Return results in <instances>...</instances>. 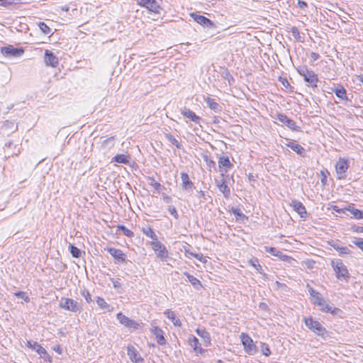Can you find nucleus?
Masks as SVG:
<instances>
[{"mask_svg":"<svg viewBox=\"0 0 363 363\" xmlns=\"http://www.w3.org/2000/svg\"><path fill=\"white\" fill-rule=\"evenodd\" d=\"M304 323L306 326L318 336L325 340L330 337V332H328L319 321L314 320L311 316L305 318Z\"/></svg>","mask_w":363,"mask_h":363,"instance_id":"obj_1","label":"nucleus"},{"mask_svg":"<svg viewBox=\"0 0 363 363\" xmlns=\"http://www.w3.org/2000/svg\"><path fill=\"white\" fill-rule=\"evenodd\" d=\"M312 303L319 307V309L323 313H329L333 315H339L342 313L338 308L333 307L326 303L320 294L312 299Z\"/></svg>","mask_w":363,"mask_h":363,"instance_id":"obj_2","label":"nucleus"},{"mask_svg":"<svg viewBox=\"0 0 363 363\" xmlns=\"http://www.w3.org/2000/svg\"><path fill=\"white\" fill-rule=\"evenodd\" d=\"M297 72L301 77H303L308 86L313 88H316L318 86V82L319 81L318 77L313 70L308 69L306 66H302L297 68Z\"/></svg>","mask_w":363,"mask_h":363,"instance_id":"obj_3","label":"nucleus"},{"mask_svg":"<svg viewBox=\"0 0 363 363\" xmlns=\"http://www.w3.org/2000/svg\"><path fill=\"white\" fill-rule=\"evenodd\" d=\"M59 307L76 314L80 313L82 311V305L78 301L69 298L62 297L59 302Z\"/></svg>","mask_w":363,"mask_h":363,"instance_id":"obj_4","label":"nucleus"},{"mask_svg":"<svg viewBox=\"0 0 363 363\" xmlns=\"http://www.w3.org/2000/svg\"><path fill=\"white\" fill-rule=\"evenodd\" d=\"M331 265L338 279L347 281L350 278V273L347 267L342 263L341 259L333 260Z\"/></svg>","mask_w":363,"mask_h":363,"instance_id":"obj_5","label":"nucleus"},{"mask_svg":"<svg viewBox=\"0 0 363 363\" xmlns=\"http://www.w3.org/2000/svg\"><path fill=\"white\" fill-rule=\"evenodd\" d=\"M335 172L337 179H345L347 177L346 172L349 168V162L347 159L339 158L335 164Z\"/></svg>","mask_w":363,"mask_h":363,"instance_id":"obj_6","label":"nucleus"},{"mask_svg":"<svg viewBox=\"0 0 363 363\" xmlns=\"http://www.w3.org/2000/svg\"><path fill=\"white\" fill-rule=\"evenodd\" d=\"M152 250L157 255V257L164 261L169 257V252L164 244L158 241H151L150 242Z\"/></svg>","mask_w":363,"mask_h":363,"instance_id":"obj_7","label":"nucleus"},{"mask_svg":"<svg viewBox=\"0 0 363 363\" xmlns=\"http://www.w3.org/2000/svg\"><path fill=\"white\" fill-rule=\"evenodd\" d=\"M1 52L3 55L9 57H18L24 53L23 48H15L13 45L2 47Z\"/></svg>","mask_w":363,"mask_h":363,"instance_id":"obj_8","label":"nucleus"},{"mask_svg":"<svg viewBox=\"0 0 363 363\" xmlns=\"http://www.w3.org/2000/svg\"><path fill=\"white\" fill-rule=\"evenodd\" d=\"M116 316L119 323L126 328L136 330L140 327V324L137 321L129 318L121 312L118 313Z\"/></svg>","mask_w":363,"mask_h":363,"instance_id":"obj_9","label":"nucleus"},{"mask_svg":"<svg viewBox=\"0 0 363 363\" xmlns=\"http://www.w3.org/2000/svg\"><path fill=\"white\" fill-rule=\"evenodd\" d=\"M275 118L284 124L291 130L300 131V127L297 126L296 122L288 118L286 115L284 113H277Z\"/></svg>","mask_w":363,"mask_h":363,"instance_id":"obj_10","label":"nucleus"},{"mask_svg":"<svg viewBox=\"0 0 363 363\" xmlns=\"http://www.w3.org/2000/svg\"><path fill=\"white\" fill-rule=\"evenodd\" d=\"M241 341L243 345L245 351L249 354H252L256 351V346L253 343L252 339L246 334L242 333Z\"/></svg>","mask_w":363,"mask_h":363,"instance_id":"obj_11","label":"nucleus"},{"mask_svg":"<svg viewBox=\"0 0 363 363\" xmlns=\"http://www.w3.org/2000/svg\"><path fill=\"white\" fill-rule=\"evenodd\" d=\"M138 4L155 13H159L161 9L156 0H138Z\"/></svg>","mask_w":363,"mask_h":363,"instance_id":"obj_12","label":"nucleus"},{"mask_svg":"<svg viewBox=\"0 0 363 363\" xmlns=\"http://www.w3.org/2000/svg\"><path fill=\"white\" fill-rule=\"evenodd\" d=\"M191 16L196 23L203 26V27L209 28H216L215 23L211 20H210L209 18H206L204 16L192 13H191Z\"/></svg>","mask_w":363,"mask_h":363,"instance_id":"obj_13","label":"nucleus"},{"mask_svg":"<svg viewBox=\"0 0 363 363\" xmlns=\"http://www.w3.org/2000/svg\"><path fill=\"white\" fill-rule=\"evenodd\" d=\"M105 250L115 259L116 264L125 262L126 256L122 250L114 247H106Z\"/></svg>","mask_w":363,"mask_h":363,"instance_id":"obj_14","label":"nucleus"},{"mask_svg":"<svg viewBox=\"0 0 363 363\" xmlns=\"http://www.w3.org/2000/svg\"><path fill=\"white\" fill-rule=\"evenodd\" d=\"M264 250L266 252L279 258L280 260L289 262L292 258L290 256L283 254L280 250L274 247L264 246Z\"/></svg>","mask_w":363,"mask_h":363,"instance_id":"obj_15","label":"nucleus"},{"mask_svg":"<svg viewBox=\"0 0 363 363\" xmlns=\"http://www.w3.org/2000/svg\"><path fill=\"white\" fill-rule=\"evenodd\" d=\"M44 61L47 66L52 67H56L59 63L57 57L49 50H45V51Z\"/></svg>","mask_w":363,"mask_h":363,"instance_id":"obj_16","label":"nucleus"},{"mask_svg":"<svg viewBox=\"0 0 363 363\" xmlns=\"http://www.w3.org/2000/svg\"><path fill=\"white\" fill-rule=\"evenodd\" d=\"M293 209L302 218H306L307 217V211L304 205L298 200H292L290 204Z\"/></svg>","mask_w":363,"mask_h":363,"instance_id":"obj_17","label":"nucleus"},{"mask_svg":"<svg viewBox=\"0 0 363 363\" xmlns=\"http://www.w3.org/2000/svg\"><path fill=\"white\" fill-rule=\"evenodd\" d=\"M328 245L337 250L340 256L351 254V250L347 247L341 246L339 240H331L330 241H328Z\"/></svg>","mask_w":363,"mask_h":363,"instance_id":"obj_18","label":"nucleus"},{"mask_svg":"<svg viewBox=\"0 0 363 363\" xmlns=\"http://www.w3.org/2000/svg\"><path fill=\"white\" fill-rule=\"evenodd\" d=\"M27 346L29 348L35 350L38 354L41 355L42 357L46 359L49 357V354L44 347H43L38 342L28 341Z\"/></svg>","mask_w":363,"mask_h":363,"instance_id":"obj_19","label":"nucleus"},{"mask_svg":"<svg viewBox=\"0 0 363 363\" xmlns=\"http://www.w3.org/2000/svg\"><path fill=\"white\" fill-rule=\"evenodd\" d=\"M151 333L155 336L157 342L160 345H164L166 344V340L164 336L163 330L157 326H153L150 329Z\"/></svg>","mask_w":363,"mask_h":363,"instance_id":"obj_20","label":"nucleus"},{"mask_svg":"<svg viewBox=\"0 0 363 363\" xmlns=\"http://www.w3.org/2000/svg\"><path fill=\"white\" fill-rule=\"evenodd\" d=\"M182 186V188L187 191H192L194 188V184L190 179L189 175L186 172L181 173Z\"/></svg>","mask_w":363,"mask_h":363,"instance_id":"obj_21","label":"nucleus"},{"mask_svg":"<svg viewBox=\"0 0 363 363\" xmlns=\"http://www.w3.org/2000/svg\"><path fill=\"white\" fill-rule=\"evenodd\" d=\"M189 342L191 347L193 348L194 351L196 353H199L201 354H204L206 352V350L203 349L199 345V341L198 338L195 336L191 335L189 337Z\"/></svg>","mask_w":363,"mask_h":363,"instance_id":"obj_22","label":"nucleus"},{"mask_svg":"<svg viewBox=\"0 0 363 363\" xmlns=\"http://www.w3.org/2000/svg\"><path fill=\"white\" fill-rule=\"evenodd\" d=\"M195 331L196 334L203 340L206 346L211 345V339L210 333L206 330L204 327L198 328Z\"/></svg>","mask_w":363,"mask_h":363,"instance_id":"obj_23","label":"nucleus"},{"mask_svg":"<svg viewBox=\"0 0 363 363\" xmlns=\"http://www.w3.org/2000/svg\"><path fill=\"white\" fill-rule=\"evenodd\" d=\"M128 355L133 362L136 363L143 361V359L133 346L128 347Z\"/></svg>","mask_w":363,"mask_h":363,"instance_id":"obj_24","label":"nucleus"},{"mask_svg":"<svg viewBox=\"0 0 363 363\" xmlns=\"http://www.w3.org/2000/svg\"><path fill=\"white\" fill-rule=\"evenodd\" d=\"M182 113L184 116L191 119V121L196 123H199L201 120V118L199 116H197L194 111H192L189 108H184L182 111Z\"/></svg>","mask_w":363,"mask_h":363,"instance_id":"obj_25","label":"nucleus"},{"mask_svg":"<svg viewBox=\"0 0 363 363\" xmlns=\"http://www.w3.org/2000/svg\"><path fill=\"white\" fill-rule=\"evenodd\" d=\"M286 146L291 148L293 151L296 152L301 157H306V150L301 145L294 143L293 142H289L286 143Z\"/></svg>","mask_w":363,"mask_h":363,"instance_id":"obj_26","label":"nucleus"},{"mask_svg":"<svg viewBox=\"0 0 363 363\" xmlns=\"http://www.w3.org/2000/svg\"><path fill=\"white\" fill-rule=\"evenodd\" d=\"M164 314L175 326L180 327L182 325L181 320L176 316L174 311L167 309L164 312Z\"/></svg>","mask_w":363,"mask_h":363,"instance_id":"obj_27","label":"nucleus"},{"mask_svg":"<svg viewBox=\"0 0 363 363\" xmlns=\"http://www.w3.org/2000/svg\"><path fill=\"white\" fill-rule=\"evenodd\" d=\"M184 275L187 277L188 281L191 284L195 289L200 290L202 288V284L197 278L187 272H184Z\"/></svg>","mask_w":363,"mask_h":363,"instance_id":"obj_28","label":"nucleus"},{"mask_svg":"<svg viewBox=\"0 0 363 363\" xmlns=\"http://www.w3.org/2000/svg\"><path fill=\"white\" fill-rule=\"evenodd\" d=\"M332 91L339 99L342 100H348L347 96V91L342 86H339L335 89H332Z\"/></svg>","mask_w":363,"mask_h":363,"instance_id":"obj_29","label":"nucleus"},{"mask_svg":"<svg viewBox=\"0 0 363 363\" xmlns=\"http://www.w3.org/2000/svg\"><path fill=\"white\" fill-rule=\"evenodd\" d=\"M205 101L206 102V104H208V107L211 110H213L216 113H218V112L221 111V110H222L221 106L219 104H218L217 102H216L213 99H211L210 97H207L205 99Z\"/></svg>","mask_w":363,"mask_h":363,"instance_id":"obj_30","label":"nucleus"},{"mask_svg":"<svg viewBox=\"0 0 363 363\" xmlns=\"http://www.w3.org/2000/svg\"><path fill=\"white\" fill-rule=\"evenodd\" d=\"M218 166L219 168H225L230 169L233 167V164L230 162L229 157L228 156H221L218 160Z\"/></svg>","mask_w":363,"mask_h":363,"instance_id":"obj_31","label":"nucleus"},{"mask_svg":"<svg viewBox=\"0 0 363 363\" xmlns=\"http://www.w3.org/2000/svg\"><path fill=\"white\" fill-rule=\"evenodd\" d=\"M142 232L147 237L151 238L152 241H158V238L155 231L150 226H146L142 228Z\"/></svg>","mask_w":363,"mask_h":363,"instance_id":"obj_32","label":"nucleus"},{"mask_svg":"<svg viewBox=\"0 0 363 363\" xmlns=\"http://www.w3.org/2000/svg\"><path fill=\"white\" fill-rule=\"evenodd\" d=\"M147 180L149 182V184L152 186L158 193H160L162 190L164 189V186H162L160 183L155 181L154 177H147Z\"/></svg>","mask_w":363,"mask_h":363,"instance_id":"obj_33","label":"nucleus"},{"mask_svg":"<svg viewBox=\"0 0 363 363\" xmlns=\"http://www.w3.org/2000/svg\"><path fill=\"white\" fill-rule=\"evenodd\" d=\"M346 211H349L354 218L362 219L363 218V211L354 208L353 206H349L345 208Z\"/></svg>","mask_w":363,"mask_h":363,"instance_id":"obj_34","label":"nucleus"},{"mask_svg":"<svg viewBox=\"0 0 363 363\" xmlns=\"http://www.w3.org/2000/svg\"><path fill=\"white\" fill-rule=\"evenodd\" d=\"M219 190L223 194L225 198H228L230 194V189L226 184L225 182L223 179L220 184H217Z\"/></svg>","mask_w":363,"mask_h":363,"instance_id":"obj_35","label":"nucleus"},{"mask_svg":"<svg viewBox=\"0 0 363 363\" xmlns=\"http://www.w3.org/2000/svg\"><path fill=\"white\" fill-rule=\"evenodd\" d=\"M113 162L121 164H128L129 163V156L124 154H118L113 157Z\"/></svg>","mask_w":363,"mask_h":363,"instance_id":"obj_36","label":"nucleus"},{"mask_svg":"<svg viewBox=\"0 0 363 363\" xmlns=\"http://www.w3.org/2000/svg\"><path fill=\"white\" fill-rule=\"evenodd\" d=\"M165 138L167 140L174 145L177 149H182V145L170 133H165Z\"/></svg>","mask_w":363,"mask_h":363,"instance_id":"obj_37","label":"nucleus"},{"mask_svg":"<svg viewBox=\"0 0 363 363\" xmlns=\"http://www.w3.org/2000/svg\"><path fill=\"white\" fill-rule=\"evenodd\" d=\"M248 263L253 267L259 274H262V267L259 264L257 258H253L248 261Z\"/></svg>","mask_w":363,"mask_h":363,"instance_id":"obj_38","label":"nucleus"},{"mask_svg":"<svg viewBox=\"0 0 363 363\" xmlns=\"http://www.w3.org/2000/svg\"><path fill=\"white\" fill-rule=\"evenodd\" d=\"M117 230L121 231L123 234L128 238H133L134 236V233L123 225H118L117 226Z\"/></svg>","mask_w":363,"mask_h":363,"instance_id":"obj_39","label":"nucleus"},{"mask_svg":"<svg viewBox=\"0 0 363 363\" xmlns=\"http://www.w3.org/2000/svg\"><path fill=\"white\" fill-rule=\"evenodd\" d=\"M38 26L42 33H43L45 35H52L50 28L45 22L40 21L38 23Z\"/></svg>","mask_w":363,"mask_h":363,"instance_id":"obj_40","label":"nucleus"},{"mask_svg":"<svg viewBox=\"0 0 363 363\" xmlns=\"http://www.w3.org/2000/svg\"><path fill=\"white\" fill-rule=\"evenodd\" d=\"M69 252L73 257L79 258L82 255L81 250L76 246L70 244L69 246Z\"/></svg>","mask_w":363,"mask_h":363,"instance_id":"obj_41","label":"nucleus"},{"mask_svg":"<svg viewBox=\"0 0 363 363\" xmlns=\"http://www.w3.org/2000/svg\"><path fill=\"white\" fill-rule=\"evenodd\" d=\"M96 301L97 305L101 308L108 310L110 306L106 303V301L103 298L97 296Z\"/></svg>","mask_w":363,"mask_h":363,"instance_id":"obj_42","label":"nucleus"},{"mask_svg":"<svg viewBox=\"0 0 363 363\" xmlns=\"http://www.w3.org/2000/svg\"><path fill=\"white\" fill-rule=\"evenodd\" d=\"M230 212L233 213L236 216L237 220L245 218V214L238 208L232 207Z\"/></svg>","mask_w":363,"mask_h":363,"instance_id":"obj_43","label":"nucleus"},{"mask_svg":"<svg viewBox=\"0 0 363 363\" xmlns=\"http://www.w3.org/2000/svg\"><path fill=\"white\" fill-rule=\"evenodd\" d=\"M261 350L262 354L266 357H269L271 354L269 347L266 343H261Z\"/></svg>","mask_w":363,"mask_h":363,"instance_id":"obj_44","label":"nucleus"},{"mask_svg":"<svg viewBox=\"0 0 363 363\" xmlns=\"http://www.w3.org/2000/svg\"><path fill=\"white\" fill-rule=\"evenodd\" d=\"M15 296L19 298L23 299L26 302L30 301V298L28 296H27L26 293L24 291H17L14 294Z\"/></svg>","mask_w":363,"mask_h":363,"instance_id":"obj_45","label":"nucleus"},{"mask_svg":"<svg viewBox=\"0 0 363 363\" xmlns=\"http://www.w3.org/2000/svg\"><path fill=\"white\" fill-rule=\"evenodd\" d=\"M329 174L330 173L327 169L320 171V174H321L320 181L323 186L327 185V177H328V175H329Z\"/></svg>","mask_w":363,"mask_h":363,"instance_id":"obj_46","label":"nucleus"},{"mask_svg":"<svg viewBox=\"0 0 363 363\" xmlns=\"http://www.w3.org/2000/svg\"><path fill=\"white\" fill-rule=\"evenodd\" d=\"M81 294L85 298V300H86V301L87 303H91L92 301L91 297V294L89 292V291L84 289V290L81 291Z\"/></svg>","mask_w":363,"mask_h":363,"instance_id":"obj_47","label":"nucleus"},{"mask_svg":"<svg viewBox=\"0 0 363 363\" xmlns=\"http://www.w3.org/2000/svg\"><path fill=\"white\" fill-rule=\"evenodd\" d=\"M168 211L175 219L179 218V214L177 213L176 208L174 206H169L168 207Z\"/></svg>","mask_w":363,"mask_h":363,"instance_id":"obj_48","label":"nucleus"},{"mask_svg":"<svg viewBox=\"0 0 363 363\" xmlns=\"http://www.w3.org/2000/svg\"><path fill=\"white\" fill-rule=\"evenodd\" d=\"M306 288H307L312 299L320 294L318 291H315L313 287H311V285L308 284L306 285Z\"/></svg>","mask_w":363,"mask_h":363,"instance_id":"obj_49","label":"nucleus"},{"mask_svg":"<svg viewBox=\"0 0 363 363\" xmlns=\"http://www.w3.org/2000/svg\"><path fill=\"white\" fill-rule=\"evenodd\" d=\"M224 79L228 82V84L231 85L234 82L235 79L228 71L224 72Z\"/></svg>","mask_w":363,"mask_h":363,"instance_id":"obj_50","label":"nucleus"},{"mask_svg":"<svg viewBox=\"0 0 363 363\" xmlns=\"http://www.w3.org/2000/svg\"><path fill=\"white\" fill-rule=\"evenodd\" d=\"M352 243L363 252V238H356Z\"/></svg>","mask_w":363,"mask_h":363,"instance_id":"obj_51","label":"nucleus"},{"mask_svg":"<svg viewBox=\"0 0 363 363\" xmlns=\"http://www.w3.org/2000/svg\"><path fill=\"white\" fill-rule=\"evenodd\" d=\"M203 159L206 161V164H207L208 167H210V168H211V167L215 168L216 162L213 160H212L211 159H210L208 157V156L204 155L203 156Z\"/></svg>","mask_w":363,"mask_h":363,"instance_id":"obj_52","label":"nucleus"},{"mask_svg":"<svg viewBox=\"0 0 363 363\" xmlns=\"http://www.w3.org/2000/svg\"><path fill=\"white\" fill-rule=\"evenodd\" d=\"M113 141H114V138L113 137H110L106 140H104L102 145L104 147H106V146H108V145H113Z\"/></svg>","mask_w":363,"mask_h":363,"instance_id":"obj_53","label":"nucleus"},{"mask_svg":"<svg viewBox=\"0 0 363 363\" xmlns=\"http://www.w3.org/2000/svg\"><path fill=\"white\" fill-rule=\"evenodd\" d=\"M291 32L293 35V36L296 38V39H298L300 38V33H299V31L298 30V28L296 27H292L291 29Z\"/></svg>","mask_w":363,"mask_h":363,"instance_id":"obj_54","label":"nucleus"},{"mask_svg":"<svg viewBox=\"0 0 363 363\" xmlns=\"http://www.w3.org/2000/svg\"><path fill=\"white\" fill-rule=\"evenodd\" d=\"M297 6L298 8L301 9H305L308 7V4L306 1H302V0H298V2H297Z\"/></svg>","mask_w":363,"mask_h":363,"instance_id":"obj_55","label":"nucleus"},{"mask_svg":"<svg viewBox=\"0 0 363 363\" xmlns=\"http://www.w3.org/2000/svg\"><path fill=\"white\" fill-rule=\"evenodd\" d=\"M279 81L281 82L284 87L288 88L289 86H290V84L286 78L280 77Z\"/></svg>","mask_w":363,"mask_h":363,"instance_id":"obj_56","label":"nucleus"},{"mask_svg":"<svg viewBox=\"0 0 363 363\" xmlns=\"http://www.w3.org/2000/svg\"><path fill=\"white\" fill-rule=\"evenodd\" d=\"M52 350L54 351H55L57 353H58L59 354H62V352H63L62 348V347L60 345H55L52 347Z\"/></svg>","mask_w":363,"mask_h":363,"instance_id":"obj_57","label":"nucleus"},{"mask_svg":"<svg viewBox=\"0 0 363 363\" xmlns=\"http://www.w3.org/2000/svg\"><path fill=\"white\" fill-rule=\"evenodd\" d=\"M162 199L164 201L167 203H169L172 202V198L169 196L166 195L164 194H163Z\"/></svg>","mask_w":363,"mask_h":363,"instance_id":"obj_58","label":"nucleus"},{"mask_svg":"<svg viewBox=\"0 0 363 363\" xmlns=\"http://www.w3.org/2000/svg\"><path fill=\"white\" fill-rule=\"evenodd\" d=\"M320 55L317 52H312L311 53V58L313 60V61H315L317 60L318 58H319Z\"/></svg>","mask_w":363,"mask_h":363,"instance_id":"obj_59","label":"nucleus"},{"mask_svg":"<svg viewBox=\"0 0 363 363\" xmlns=\"http://www.w3.org/2000/svg\"><path fill=\"white\" fill-rule=\"evenodd\" d=\"M353 231L356 233H363V227L362 226H354L352 228Z\"/></svg>","mask_w":363,"mask_h":363,"instance_id":"obj_60","label":"nucleus"},{"mask_svg":"<svg viewBox=\"0 0 363 363\" xmlns=\"http://www.w3.org/2000/svg\"><path fill=\"white\" fill-rule=\"evenodd\" d=\"M9 4H11V1L9 0H0V6H6Z\"/></svg>","mask_w":363,"mask_h":363,"instance_id":"obj_61","label":"nucleus"},{"mask_svg":"<svg viewBox=\"0 0 363 363\" xmlns=\"http://www.w3.org/2000/svg\"><path fill=\"white\" fill-rule=\"evenodd\" d=\"M256 177H257V176L252 174V173H250L248 174V179H249L250 182L255 181L256 180Z\"/></svg>","mask_w":363,"mask_h":363,"instance_id":"obj_62","label":"nucleus"},{"mask_svg":"<svg viewBox=\"0 0 363 363\" xmlns=\"http://www.w3.org/2000/svg\"><path fill=\"white\" fill-rule=\"evenodd\" d=\"M112 282L114 288L116 289L121 287V283L118 281L112 279Z\"/></svg>","mask_w":363,"mask_h":363,"instance_id":"obj_63","label":"nucleus"},{"mask_svg":"<svg viewBox=\"0 0 363 363\" xmlns=\"http://www.w3.org/2000/svg\"><path fill=\"white\" fill-rule=\"evenodd\" d=\"M192 256H194L197 259L201 261V258L203 255L201 254H194V253H190Z\"/></svg>","mask_w":363,"mask_h":363,"instance_id":"obj_64","label":"nucleus"}]
</instances>
